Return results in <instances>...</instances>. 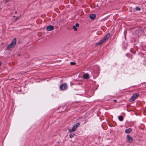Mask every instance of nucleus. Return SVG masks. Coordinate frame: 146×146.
<instances>
[{
    "mask_svg": "<svg viewBox=\"0 0 146 146\" xmlns=\"http://www.w3.org/2000/svg\"><path fill=\"white\" fill-rule=\"evenodd\" d=\"M70 64L71 65H75L76 64V63L75 62H70Z\"/></svg>",
    "mask_w": 146,
    "mask_h": 146,
    "instance_id": "nucleus-16",
    "label": "nucleus"
},
{
    "mask_svg": "<svg viewBox=\"0 0 146 146\" xmlns=\"http://www.w3.org/2000/svg\"><path fill=\"white\" fill-rule=\"evenodd\" d=\"M110 36V33H108L99 42L96 44V46H98L103 43L105 41L107 40L109 38Z\"/></svg>",
    "mask_w": 146,
    "mask_h": 146,
    "instance_id": "nucleus-1",
    "label": "nucleus"
},
{
    "mask_svg": "<svg viewBox=\"0 0 146 146\" xmlns=\"http://www.w3.org/2000/svg\"><path fill=\"white\" fill-rule=\"evenodd\" d=\"M113 101H114V102H116V100H113Z\"/></svg>",
    "mask_w": 146,
    "mask_h": 146,
    "instance_id": "nucleus-19",
    "label": "nucleus"
},
{
    "mask_svg": "<svg viewBox=\"0 0 146 146\" xmlns=\"http://www.w3.org/2000/svg\"><path fill=\"white\" fill-rule=\"evenodd\" d=\"M135 9L137 11H140V8L139 7H136Z\"/></svg>",
    "mask_w": 146,
    "mask_h": 146,
    "instance_id": "nucleus-17",
    "label": "nucleus"
},
{
    "mask_svg": "<svg viewBox=\"0 0 146 146\" xmlns=\"http://www.w3.org/2000/svg\"><path fill=\"white\" fill-rule=\"evenodd\" d=\"M13 17H15V16H13Z\"/></svg>",
    "mask_w": 146,
    "mask_h": 146,
    "instance_id": "nucleus-22",
    "label": "nucleus"
},
{
    "mask_svg": "<svg viewBox=\"0 0 146 146\" xmlns=\"http://www.w3.org/2000/svg\"><path fill=\"white\" fill-rule=\"evenodd\" d=\"M143 33V31L141 30V29H138L136 30L135 31V34L137 35L138 36L141 35Z\"/></svg>",
    "mask_w": 146,
    "mask_h": 146,
    "instance_id": "nucleus-6",
    "label": "nucleus"
},
{
    "mask_svg": "<svg viewBox=\"0 0 146 146\" xmlns=\"http://www.w3.org/2000/svg\"><path fill=\"white\" fill-rule=\"evenodd\" d=\"M54 26L51 25L48 26L46 28V29L48 31H51L54 30Z\"/></svg>",
    "mask_w": 146,
    "mask_h": 146,
    "instance_id": "nucleus-8",
    "label": "nucleus"
},
{
    "mask_svg": "<svg viewBox=\"0 0 146 146\" xmlns=\"http://www.w3.org/2000/svg\"><path fill=\"white\" fill-rule=\"evenodd\" d=\"M17 13V11H15V13Z\"/></svg>",
    "mask_w": 146,
    "mask_h": 146,
    "instance_id": "nucleus-20",
    "label": "nucleus"
},
{
    "mask_svg": "<svg viewBox=\"0 0 146 146\" xmlns=\"http://www.w3.org/2000/svg\"><path fill=\"white\" fill-rule=\"evenodd\" d=\"M80 124V123H77L75 125H74L72 129H69L68 130V131L69 132H71L72 131H74L76 130L77 127Z\"/></svg>",
    "mask_w": 146,
    "mask_h": 146,
    "instance_id": "nucleus-3",
    "label": "nucleus"
},
{
    "mask_svg": "<svg viewBox=\"0 0 146 146\" xmlns=\"http://www.w3.org/2000/svg\"><path fill=\"white\" fill-rule=\"evenodd\" d=\"M127 139L128 142L131 143H132L133 141V138L132 137L130 136L129 135H127Z\"/></svg>",
    "mask_w": 146,
    "mask_h": 146,
    "instance_id": "nucleus-7",
    "label": "nucleus"
},
{
    "mask_svg": "<svg viewBox=\"0 0 146 146\" xmlns=\"http://www.w3.org/2000/svg\"><path fill=\"white\" fill-rule=\"evenodd\" d=\"M97 7H98V5H97Z\"/></svg>",
    "mask_w": 146,
    "mask_h": 146,
    "instance_id": "nucleus-23",
    "label": "nucleus"
},
{
    "mask_svg": "<svg viewBox=\"0 0 146 146\" xmlns=\"http://www.w3.org/2000/svg\"><path fill=\"white\" fill-rule=\"evenodd\" d=\"M118 119L119 120L121 121H122L123 119V118L122 116H119L118 117Z\"/></svg>",
    "mask_w": 146,
    "mask_h": 146,
    "instance_id": "nucleus-14",
    "label": "nucleus"
},
{
    "mask_svg": "<svg viewBox=\"0 0 146 146\" xmlns=\"http://www.w3.org/2000/svg\"><path fill=\"white\" fill-rule=\"evenodd\" d=\"M75 135V134L74 133L70 134L69 135L70 137V138H72Z\"/></svg>",
    "mask_w": 146,
    "mask_h": 146,
    "instance_id": "nucleus-13",
    "label": "nucleus"
},
{
    "mask_svg": "<svg viewBox=\"0 0 146 146\" xmlns=\"http://www.w3.org/2000/svg\"><path fill=\"white\" fill-rule=\"evenodd\" d=\"M139 96L138 94H134L131 97V99L129 100V102H132L134 101Z\"/></svg>",
    "mask_w": 146,
    "mask_h": 146,
    "instance_id": "nucleus-4",
    "label": "nucleus"
},
{
    "mask_svg": "<svg viewBox=\"0 0 146 146\" xmlns=\"http://www.w3.org/2000/svg\"><path fill=\"white\" fill-rule=\"evenodd\" d=\"M67 84L65 83L62 84L60 87V89L61 90H65L67 88Z\"/></svg>",
    "mask_w": 146,
    "mask_h": 146,
    "instance_id": "nucleus-5",
    "label": "nucleus"
},
{
    "mask_svg": "<svg viewBox=\"0 0 146 146\" xmlns=\"http://www.w3.org/2000/svg\"><path fill=\"white\" fill-rule=\"evenodd\" d=\"M1 63L0 62V66L1 65Z\"/></svg>",
    "mask_w": 146,
    "mask_h": 146,
    "instance_id": "nucleus-21",
    "label": "nucleus"
},
{
    "mask_svg": "<svg viewBox=\"0 0 146 146\" xmlns=\"http://www.w3.org/2000/svg\"><path fill=\"white\" fill-rule=\"evenodd\" d=\"M83 77L85 79H88L89 78V75L88 74H85Z\"/></svg>",
    "mask_w": 146,
    "mask_h": 146,
    "instance_id": "nucleus-12",
    "label": "nucleus"
},
{
    "mask_svg": "<svg viewBox=\"0 0 146 146\" xmlns=\"http://www.w3.org/2000/svg\"><path fill=\"white\" fill-rule=\"evenodd\" d=\"M90 17L91 19L94 20L95 18L96 15L94 14H91L90 15Z\"/></svg>",
    "mask_w": 146,
    "mask_h": 146,
    "instance_id": "nucleus-10",
    "label": "nucleus"
},
{
    "mask_svg": "<svg viewBox=\"0 0 146 146\" xmlns=\"http://www.w3.org/2000/svg\"><path fill=\"white\" fill-rule=\"evenodd\" d=\"M21 16V15H20ZM20 16L19 17H17L16 18V19H15V21H16L19 18V17H20Z\"/></svg>",
    "mask_w": 146,
    "mask_h": 146,
    "instance_id": "nucleus-15",
    "label": "nucleus"
},
{
    "mask_svg": "<svg viewBox=\"0 0 146 146\" xmlns=\"http://www.w3.org/2000/svg\"><path fill=\"white\" fill-rule=\"evenodd\" d=\"M132 131V129L131 128H129L128 129H126L125 131V132L127 133H130Z\"/></svg>",
    "mask_w": 146,
    "mask_h": 146,
    "instance_id": "nucleus-11",
    "label": "nucleus"
},
{
    "mask_svg": "<svg viewBox=\"0 0 146 146\" xmlns=\"http://www.w3.org/2000/svg\"><path fill=\"white\" fill-rule=\"evenodd\" d=\"M16 41L17 40L16 38H14L12 40L11 43L7 46L6 47V49L7 50H9L13 46H15L16 44Z\"/></svg>",
    "mask_w": 146,
    "mask_h": 146,
    "instance_id": "nucleus-2",
    "label": "nucleus"
},
{
    "mask_svg": "<svg viewBox=\"0 0 146 146\" xmlns=\"http://www.w3.org/2000/svg\"><path fill=\"white\" fill-rule=\"evenodd\" d=\"M79 26V24L78 23H76L75 25H74L73 27V28L75 31H77V27H78Z\"/></svg>",
    "mask_w": 146,
    "mask_h": 146,
    "instance_id": "nucleus-9",
    "label": "nucleus"
},
{
    "mask_svg": "<svg viewBox=\"0 0 146 146\" xmlns=\"http://www.w3.org/2000/svg\"><path fill=\"white\" fill-rule=\"evenodd\" d=\"M4 1L6 2H7L9 1V0H4Z\"/></svg>",
    "mask_w": 146,
    "mask_h": 146,
    "instance_id": "nucleus-18",
    "label": "nucleus"
}]
</instances>
